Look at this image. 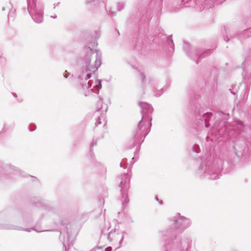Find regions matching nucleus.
Listing matches in <instances>:
<instances>
[{"mask_svg":"<svg viewBox=\"0 0 251 251\" xmlns=\"http://www.w3.org/2000/svg\"><path fill=\"white\" fill-rule=\"evenodd\" d=\"M167 220L168 227L158 232L167 247L178 251H189L192 247V239L188 234L181 233L191 226V220L177 213Z\"/></svg>","mask_w":251,"mask_h":251,"instance_id":"nucleus-1","label":"nucleus"},{"mask_svg":"<svg viewBox=\"0 0 251 251\" xmlns=\"http://www.w3.org/2000/svg\"><path fill=\"white\" fill-rule=\"evenodd\" d=\"M220 126H223L218 129L220 134L225 132L229 138H235L234 150L236 156H243L247 147L251 146V126L245 125L241 121L236 119L232 125L224 121L220 122Z\"/></svg>","mask_w":251,"mask_h":251,"instance_id":"nucleus-2","label":"nucleus"},{"mask_svg":"<svg viewBox=\"0 0 251 251\" xmlns=\"http://www.w3.org/2000/svg\"><path fill=\"white\" fill-rule=\"evenodd\" d=\"M226 163L228 165L226 161ZM224 168L227 170L225 162L220 158L207 156L201 158V164L196 172L199 177H207L208 179H219L222 176V171Z\"/></svg>","mask_w":251,"mask_h":251,"instance_id":"nucleus-3","label":"nucleus"},{"mask_svg":"<svg viewBox=\"0 0 251 251\" xmlns=\"http://www.w3.org/2000/svg\"><path fill=\"white\" fill-rule=\"evenodd\" d=\"M85 53L83 59L82 71L78 76L79 80H87L92 76H96L95 73L101 64V53L97 50H93L90 47H85Z\"/></svg>","mask_w":251,"mask_h":251,"instance_id":"nucleus-4","label":"nucleus"},{"mask_svg":"<svg viewBox=\"0 0 251 251\" xmlns=\"http://www.w3.org/2000/svg\"><path fill=\"white\" fill-rule=\"evenodd\" d=\"M151 126H149L148 123L141 120L132 132V138L129 141L127 148L130 149L136 146V150L139 151L140 145L144 142L146 136L150 131Z\"/></svg>","mask_w":251,"mask_h":251,"instance_id":"nucleus-5","label":"nucleus"},{"mask_svg":"<svg viewBox=\"0 0 251 251\" xmlns=\"http://www.w3.org/2000/svg\"><path fill=\"white\" fill-rule=\"evenodd\" d=\"M189 108L195 114L196 119L203 121L206 127L210 126L209 122L212 118V113L211 112L204 113L206 109V106L202 103L201 98L198 96L195 97L190 102Z\"/></svg>","mask_w":251,"mask_h":251,"instance_id":"nucleus-6","label":"nucleus"},{"mask_svg":"<svg viewBox=\"0 0 251 251\" xmlns=\"http://www.w3.org/2000/svg\"><path fill=\"white\" fill-rule=\"evenodd\" d=\"M27 11L32 20L37 24L42 23L44 19V6L37 0H27Z\"/></svg>","mask_w":251,"mask_h":251,"instance_id":"nucleus-7","label":"nucleus"},{"mask_svg":"<svg viewBox=\"0 0 251 251\" xmlns=\"http://www.w3.org/2000/svg\"><path fill=\"white\" fill-rule=\"evenodd\" d=\"M79 80L80 83L76 86V89L85 97L90 96L93 93L98 95L100 90L102 87L101 80L100 79H96L95 81V84L92 88H91L93 83V82H92V80H89L82 84L80 83V81L82 80L79 79Z\"/></svg>","mask_w":251,"mask_h":251,"instance_id":"nucleus-8","label":"nucleus"},{"mask_svg":"<svg viewBox=\"0 0 251 251\" xmlns=\"http://www.w3.org/2000/svg\"><path fill=\"white\" fill-rule=\"evenodd\" d=\"M181 4L185 7H194L202 11L204 9L212 8L219 2L217 0L213 2L212 0H182Z\"/></svg>","mask_w":251,"mask_h":251,"instance_id":"nucleus-9","label":"nucleus"},{"mask_svg":"<svg viewBox=\"0 0 251 251\" xmlns=\"http://www.w3.org/2000/svg\"><path fill=\"white\" fill-rule=\"evenodd\" d=\"M184 50L187 56L194 60L197 64L198 63L199 58H203L209 55L212 52V50L210 49L202 51L197 48L191 47L187 43L185 44Z\"/></svg>","mask_w":251,"mask_h":251,"instance_id":"nucleus-10","label":"nucleus"},{"mask_svg":"<svg viewBox=\"0 0 251 251\" xmlns=\"http://www.w3.org/2000/svg\"><path fill=\"white\" fill-rule=\"evenodd\" d=\"M129 183L130 177L127 173H125L121 176L119 187L121 188V201L124 209L126 207L129 201L127 194V191L129 187Z\"/></svg>","mask_w":251,"mask_h":251,"instance_id":"nucleus-11","label":"nucleus"},{"mask_svg":"<svg viewBox=\"0 0 251 251\" xmlns=\"http://www.w3.org/2000/svg\"><path fill=\"white\" fill-rule=\"evenodd\" d=\"M139 105L141 107V112L142 115L141 120L148 123L149 126H151V114L153 109L152 106L146 102H139Z\"/></svg>","mask_w":251,"mask_h":251,"instance_id":"nucleus-12","label":"nucleus"},{"mask_svg":"<svg viewBox=\"0 0 251 251\" xmlns=\"http://www.w3.org/2000/svg\"><path fill=\"white\" fill-rule=\"evenodd\" d=\"M0 229L7 230H24L27 232H30L31 230H35L38 232L45 231L44 230H41L40 228H37L35 226L29 228H24L21 226H15L10 224H0Z\"/></svg>","mask_w":251,"mask_h":251,"instance_id":"nucleus-13","label":"nucleus"},{"mask_svg":"<svg viewBox=\"0 0 251 251\" xmlns=\"http://www.w3.org/2000/svg\"><path fill=\"white\" fill-rule=\"evenodd\" d=\"M140 78L142 80V85L144 88L156 89V81L154 78L148 76L146 77L144 73L140 72Z\"/></svg>","mask_w":251,"mask_h":251,"instance_id":"nucleus-14","label":"nucleus"},{"mask_svg":"<svg viewBox=\"0 0 251 251\" xmlns=\"http://www.w3.org/2000/svg\"><path fill=\"white\" fill-rule=\"evenodd\" d=\"M105 109L104 110V113H102L101 115L99 117H98L97 119H96V123H95V126H98L100 124H101V120L102 119L103 121H105V113L108 109V106L105 105Z\"/></svg>","mask_w":251,"mask_h":251,"instance_id":"nucleus-15","label":"nucleus"},{"mask_svg":"<svg viewBox=\"0 0 251 251\" xmlns=\"http://www.w3.org/2000/svg\"><path fill=\"white\" fill-rule=\"evenodd\" d=\"M166 42L168 46H169L168 51L169 54H170L172 53L174 50V44L173 43V40L172 39L171 36L167 38Z\"/></svg>","mask_w":251,"mask_h":251,"instance_id":"nucleus-16","label":"nucleus"},{"mask_svg":"<svg viewBox=\"0 0 251 251\" xmlns=\"http://www.w3.org/2000/svg\"><path fill=\"white\" fill-rule=\"evenodd\" d=\"M8 4L10 5V7L9 9L8 18L9 19L14 18L16 16V9L14 8L13 5L10 1H9Z\"/></svg>","mask_w":251,"mask_h":251,"instance_id":"nucleus-17","label":"nucleus"},{"mask_svg":"<svg viewBox=\"0 0 251 251\" xmlns=\"http://www.w3.org/2000/svg\"><path fill=\"white\" fill-rule=\"evenodd\" d=\"M32 202L35 206L38 207L45 206V203L43 201L38 198H34L32 200Z\"/></svg>","mask_w":251,"mask_h":251,"instance_id":"nucleus-18","label":"nucleus"},{"mask_svg":"<svg viewBox=\"0 0 251 251\" xmlns=\"http://www.w3.org/2000/svg\"><path fill=\"white\" fill-rule=\"evenodd\" d=\"M11 170H14L13 167L11 165L4 164L0 161V172L1 171H8Z\"/></svg>","mask_w":251,"mask_h":251,"instance_id":"nucleus-19","label":"nucleus"},{"mask_svg":"<svg viewBox=\"0 0 251 251\" xmlns=\"http://www.w3.org/2000/svg\"><path fill=\"white\" fill-rule=\"evenodd\" d=\"M223 30L225 32L226 35L224 36V40L227 42L229 40V38L228 36H230V38L232 37V34L230 33V30L228 28L224 27Z\"/></svg>","mask_w":251,"mask_h":251,"instance_id":"nucleus-20","label":"nucleus"},{"mask_svg":"<svg viewBox=\"0 0 251 251\" xmlns=\"http://www.w3.org/2000/svg\"><path fill=\"white\" fill-rule=\"evenodd\" d=\"M167 86H165L164 87H163L159 90H155V89H153L154 91L155 96L156 97H159L160 96H161L164 93V92L167 90Z\"/></svg>","mask_w":251,"mask_h":251,"instance_id":"nucleus-21","label":"nucleus"},{"mask_svg":"<svg viewBox=\"0 0 251 251\" xmlns=\"http://www.w3.org/2000/svg\"><path fill=\"white\" fill-rule=\"evenodd\" d=\"M99 100L98 101L97 104V112H102L103 113V111H102V99L99 96Z\"/></svg>","mask_w":251,"mask_h":251,"instance_id":"nucleus-22","label":"nucleus"},{"mask_svg":"<svg viewBox=\"0 0 251 251\" xmlns=\"http://www.w3.org/2000/svg\"><path fill=\"white\" fill-rule=\"evenodd\" d=\"M191 151L193 153L198 154L200 152V146L197 144H194L191 148Z\"/></svg>","mask_w":251,"mask_h":251,"instance_id":"nucleus-23","label":"nucleus"},{"mask_svg":"<svg viewBox=\"0 0 251 251\" xmlns=\"http://www.w3.org/2000/svg\"><path fill=\"white\" fill-rule=\"evenodd\" d=\"M97 145V141L93 140L91 144L90 145V154L92 157L94 153L93 152V147Z\"/></svg>","mask_w":251,"mask_h":251,"instance_id":"nucleus-24","label":"nucleus"},{"mask_svg":"<svg viewBox=\"0 0 251 251\" xmlns=\"http://www.w3.org/2000/svg\"><path fill=\"white\" fill-rule=\"evenodd\" d=\"M29 131H33L36 129V125L34 124H30L28 126Z\"/></svg>","mask_w":251,"mask_h":251,"instance_id":"nucleus-25","label":"nucleus"},{"mask_svg":"<svg viewBox=\"0 0 251 251\" xmlns=\"http://www.w3.org/2000/svg\"><path fill=\"white\" fill-rule=\"evenodd\" d=\"M127 159L126 158H124L122 159V161L121 162L120 165L121 167L125 168L124 165L126 163Z\"/></svg>","mask_w":251,"mask_h":251,"instance_id":"nucleus-26","label":"nucleus"},{"mask_svg":"<svg viewBox=\"0 0 251 251\" xmlns=\"http://www.w3.org/2000/svg\"><path fill=\"white\" fill-rule=\"evenodd\" d=\"M12 95L14 97H15L16 99H17V101L19 102H21L22 101V100H19V99H18V96H17V95L16 93H12Z\"/></svg>","mask_w":251,"mask_h":251,"instance_id":"nucleus-27","label":"nucleus"},{"mask_svg":"<svg viewBox=\"0 0 251 251\" xmlns=\"http://www.w3.org/2000/svg\"><path fill=\"white\" fill-rule=\"evenodd\" d=\"M69 75L70 74L67 71H65L63 74V76L65 78H67L69 76Z\"/></svg>","mask_w":251,"mask_h":251,"instance_id":"nucleus-28","label":"nucleus"},{"mask_svg":"<svg viewBox=\"0 0 251 251\" xmlns=\"http://www.w3.org/2000/svg\"><path fill=\"white\" fill-rule=\"evenodd\" d=\"M118 6H119V9L120 11L123 9V8H124V5L122 3H119Z\"/></svg>","mask_w":251,"mask_h":251,"instance_id":"nucleus-29","label":"nucleus"},{"mask_svg":"<svg viewBox=\"0 0 251 251\" xmlns=\"http://www.w3.org/2000/svg\"><path fill=\"white\" fill-rule=\"evenodd\" d=\"M107 14L108 15H109L111 17L114 16L116 13V12H112V13H110V12L109 13L107 12Z\"/></svg>","mask_w":251,"mask_h":251,"instance_id":"nucleus-30","label":"nucleus"},{"mask_svg":"<svg viewBox=\"0 0 251 251\" xmlns=\"http://www.w3.org/2000/svg\"><path fill=\"white\" fill-rule=\"evenodd\" d=\"M6 8H8L9 9V8H10V7H9L8 5H6V6H2V8H1V10H2V11H5Z\"/></svg>","mask_w":251,"mask_h":251,"instance_id":"nucleus-31","label":"nucleus"},{"mask_svg":"<svg viewBox=\"0 0 251 251\" xmlns=\"http://www.w3.org/2000/svg\"><path fill=\"white\" fill-rule=\"evenodd\" d=\"M112 247H108L107 248H106V251H112Z\"/></svg>","mask_w":251,"mask_h":251,"instance_id":"nucleus-32","label":"nucleus"},{"mask_svg":"<svg viewBox=\"0 0 251 251\" xmlns=\"http://www.w3.org/2000/svg\"><path fill=\"white\" fill-rule=\"evenodd\" d=\"M107 238H108V239L109 241H112V240H111V238H110V232H109V234H108Z\"/></svg>","mask_w":251,"mask_h":251,"instance_id":"nucleus-33","label":"nucleus"},{"mask_svg":"<svg viewBox=\"0 0 251 251\" xmlns=\"http://www.w3.org/2000/svg\"><path fill=\"white\" fill-rule=\"evenodd\" d=\"M66 242V241L65 240V239H64L62 243H63V246L64 247H65V243Z\"/></svg>","mask_w":251,"mask_h":251,"instance_id":"nucleus-34","label":"nucleus"},{"mask_svg":"<svg viewBox=\"0 0 251 251\" xmlns=\"http://www.w3.org/2000/svg\"><path fill=\"white\" fill-rule=\"evenodd\" d=\"M51 18H53V19H55V18H57V16L56 15H54V16H51Z\"/></svg>","mask_w":251,"mask_h":251,"instance_id":"nucleus-35","label":"nucleus"},{"mask_svg":"<svg viewBox=\"0 0 251 251\" xmlns=\"http://www.w3.org/2000/svg\"><path fill=\"white\" fill-rule=\"evenodd\" d=\"M60 3V2H58L57 4H54V8H55L56 6H57Z\"/></svg>","mask_w":251,"mask_h":251,"instance_id":"nucleus-36","label":"nucleus"},{"mask_svg":"<svg viewBox=\"0 0 251 251\" xmlns=\"http://www.w3.org/2000/svg\"><path fill=\"white\" fill-rule=\"evenodd\" d=\"M155 200L157 201H159V199L157 196H155Z\"/></svg>","mask_w":251,"mask_h":251,"instance_id":"nucleus-37","label":"nucleus"},{"mask_svg":"<svg viewBox=\"0 0 251 251\" xmlns=\"http://www.w3.org/2000/svg\"><path fill=\"white\" fill-rule=\"evenodd\" d=\"M123 238H124V236L123 235V236H122L121 239V240H120V244H121L122 241V240H123Z\"/></svg>","mask_w":251,"mask_h":251,"instance_id":"nucleus-38","label":"nucleus"},{"mask_svg":"<svg viewBox=\"0 0 251 251\" xmlns=\"http://www.w3.org/2000/svg\"><path fill=\"white\" fill-rule=\"evenodd\" d=\"M62 232H61L60 233V238H62Z\"/></svg>","mask_w":251,"mask_h":251,"instance_id":"nucleus-39","label":"nucleus"},{"mask_svg":"<svg viewBox=\"0 0 251 251\" xmlns=\"http://www.w3.org/2000/svg\"><path fill=\"white\" fill-rule=\"evenodd\" d=\"M160 204H162V201H160Z\"/></svg>","mask_w":251,"mask_h":251,"instance_id":"nucleus-40","label":"nucleus"},{"mask_svg":"<svg viewBox=\"0 0 251 251\" xmlns=\"http://www.w3.org/2000/svg\"><path fill=\"white\" fill-rule=\"evenodd\" d=\"M134 159H135V158H134V157H133V158H132V160H134Z\"/></svg>","mask_w":251,"mask_h":251,"instance_id":"nucleus-41","label":"nucleus"},{"mask_svg":"<svg viewBox=\"0 0 251 251\" xmlns=\"http://www.w3.org/2000/svg\"><path fill=\"white\" fill-rule=\"evenodd\" d=\"M1 54H1V52H0V57H1Z\"/></svg>","mask_w":251,"mask_h":251,"instance_id":"nucleus-42","label":"nucleus"},{"mask_svg":"<svg viewBox=\"0 0 251 251\" xmlns=\"http://www.w3.org/2000/svg\"><path fill=\"white\" fill-rule=\"evenodd\" d=\"M136 160H137L136 159V160H135L134 161V162H133V163L134 162L136 161Z\"/></svg>","mask_w":251,"mask_h":251,"instance_id":"nucleus-43","label":"nucleus"}]
</instances>
